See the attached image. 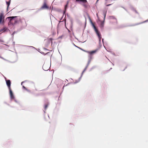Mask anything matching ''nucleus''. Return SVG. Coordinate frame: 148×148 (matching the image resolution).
<instances>
[{
    "mask_svg": "<svg viewBox=\"0 0 148 148\" xmlns=\"http://www.w3.org/2000/svg\"><path fill=\"white\" fill-rule=\"evenodd\" d=\"M16 17L17 16H11L8 17V18L10 19V22L8 23V24L14 25L17 23L18 22V20L16 19Z\"/></svg>",
    "mask_w": 148,
    "mask_h": 148,
    "instance_id": "obj_1",
    "label": "nucleus"
},
{
    "mask_svg": "<svg viewBox=\"0 0 148 148\" xmlns=\"http://www.w3.org/2000/svg\"><path fill=\"white\" fill-rule=\"evenodd\" d=\"M92 26L95 32L96 33L98 37L99 41H100L101 39V34L94 24L92 23Z\"/></svg>",
    "mask_w": 148,
    "mask_h": 148,
    "instance_id": "obj_2",
    "label": "nucleus"
},
{
    "mask_svg": "<svg viewBox=\"0 0 148 148\" xmlns=\"http://www.w3.org/2000/svg\"><path fill=\"white\" fill-rule=\"evenodd\" d=\"M76 1L82 2L83 3L82 5L85 8H87L88 6V3L86 0H76Z\"/></svg>",
    "mask_w": 148,
    "mask_h": 148,
    "instance_id": "obj_3",
    "label": "nucleus"
},
{
    "mask_svg": "<svg viewBox=\"0 0 148 148\" xmlns=\"http://www.w3.org/2000/svg\"><path fill=\"white\" fill-rule=\"evenodd\" d=\"M5 16L3 13H0V24H3L4 23Z\"/></svg>",
    "mask_w": 148,
    "mask_h": 148,
    "instance_id": "obj_4",
    "label": "nucleus"
},
{
    "mask_svg": "<svg viewBox=\"0 0 148 148\" xmlns=\"http://www.w3.org/2000/svg\"><path fill=\"white\" fill-rule=\"evenodd\" d=\"M6 83L9 89L10 90V89H11V88L10 87L11 83L10 80H6Z\"/></svg>",
    "mask_w": 148,
    "mask_h": 148,
    "instance_id": "obj_5",
    "label": "nucleus"
},
{
    "mask_svg": "<svg viewBox=\"0 0 148 148\" xmlns=\"http://www.w3.org/2000/svg\"><path fill=\"white\" fill-rule=\"evenodd\" d=\"M10 91V98L12 99H13L14 98V95H13V92L12 91L11 89L9 90Z\"/></svg>",
    "mask_w": 148,
    "mask_h": 148,
    "instance_id": "obj_6",
    "label": "nucleus"
},
{
    "mask_svg": "<svg viewBox=\"0 0 148 148\" xmlns=\"http://www.w3.org/2000/svg\"><path fill=\"white\" fill-rule=\"evenodd\" d=\"M48 7L46 4V3H45L42 6L41 8L42 9H47L48 8Z\"/></svg>",
    "mask_w": 148,
    "mask_h": 148,
    "instance_id": "obj_7",
    "label": "nucleus"
},
{
    "mask_svg": "<svg viewBox=\"0 0 148 148\" xmlns=\"http://www.w3.org/2000/svg\"><path fill=\"white\" fill-rule=\"evenodd\" d=\"M110 19H114L115 21L117 22V20L116 18L114 16H111L110 17Z\"/></svg>",
    "mask_w": 148,
    "mask_h": 148,
    "instance_id": "obj_8",
    "label": "nucleus"
},
{
    "mask_svg": "<svg viewBox=\"0 0 148 148\" xmlns=\"http://www.w3.org/2000/svg\"><path fill=\"white\" fill-rule=\"evenodd\" d=\"M96 52V50H95V51H91L88 52V53H89V54H92L95 53Z\"/></svg>",
    "mask_w": 148,
    "mask_h": 148,
    "instance_id": "obj_9",
    "label": "nucleus"
},
{
    "mask_svg": "<svg viewBox=\"0 0 148 148\" xmlns=\"http://www.w3.org/2000/svg\"><path fill=\"white\" fill-rule=\"evenodd\" d=\"M6 4L7 5V9H8L10 4V1L8 2H6Z\"/></svg>",
    "mask_w": 148,
    "mask_h": 148,
    "instance_id": "obj_10",
    "label": "nucleus"
},
{
    "mask_svg": "<svg viewBox=\"0 0 148 148\" xmlns=\"http://www.w3.org/2000/svg\"><path fill=\"white\" fill-rule=\"evenodd\" d=\"M104 21L102 22H101V27H103V26H104Z\"/></svg>",
    "mask_w": 148,
    "mask_h": 148,
    "instance_id": "obj_11",
    "label": "nucleus"
},
{
    "mask_svg": "<svg viewBox=\"0 0 148 148\" xmlns=\"http://www.w3.org/2000/svg\"><path fill=\"white\" fill-rule=\"evenodd\" d=\"M88 66V64L87 65V66H86V67L84 69V70H83V71L82 72V73H84L85 71L86 70V69H87Z\"/></svg>",
    "mask_w": 148,
    "mask_h": 148,
    "instance_id": "obj_12",
    "label": "nucleus"
},
{
    "mask_svg": "<svg viewBox=\"0 0 148 148\" xmlns=\"http://www.w3.org/2000/svg\"><path fill=\"white\" fill-rule=\"evenodd\" d=\"M145 22V21L143 22H141V23H137V24H134L133 25V26H135V25H138L140 24H141V23H144Z\"/></svg>",
    "mask_w": 148,
    "mask_h": 148,
    "instance_id": "obj_13",
    "label": "nucleus"
},
{
    "mask_svg": "<svg viewBox=\"0 0 148 148\" xmlns=\"http://www.w3.org/2000/svg\"><path fill=\"white\" fill-rule=\"evenodd\" d=\"M23 88L25 89V90L27 91H29V90H28L24 86H23Z\"/></svg>",
    "mask_w": 148,
    "mask_h": 148,
    "instance_id": "obj_14",
    "label": "nucleus"
},
{
    "mask_svg": "<svg viewBox=\"0 0 148 148\" xmlns=\"http://www.w3.org/2000/svg\"><path fill=\"white\" fill-rule=\"evenodd\" d=\"M67 5H67V4H66L65 5V11H64V13H65V11L66 10V8L67 7Z\"/></svg>",
    "mask_w": 148,
    "mask_h": 148,
    "instance_id": "obj_15",
    "label": "nucleus"
},
{
    "mask_svg": "<svg viewBox=\"0 0 148 148\" xmlns=\"http://www.w3.org/2000/svg\"><path fill=\"white\" fill-rule=\"evenodd\" d=\"M46 66V65H45L44 64L43 66V69H44V70H48V69H45V67Z\"/></svg>",
    "mask_w": 148,
    "mask_h": 148,
    "instance_id": "obj_16",
    "label": "nucleus"
},
{
    "mask_svg": "<svg viewBox=\"0 0 148 148\" xmlns=\"http://www.w3.org/2000/svg\"><path fill=\"white\" fill-rule=\"evenodd\" d=\"M48 104H46L45 105V109H46L47 107H48Z\"/></svg>",
    "mask_w": 148,
    "mask_h": 148,
    "instance_id": "obj_17",
    "label": "nucleus"
},
{
    "mask_svg": "<svg viewBox=\"0 0 148 148\" xmlns=\"http://www.w3.org/2000/svg\"><path fill=\"white\" fill-rule=\"evenodd\" d=\"M106 11L104 12H103V14H104V18H105V17H106Z\"/></svg>",
    "mask_w": 148,
    "mask_h": 148,
    "instance_id": "obj_18",
    "label": "nucleus"
},
{
    "mask_svg": "<svg viewBox=\"0 0 148 148\" xmlns=\"http://www.w3.org/2000/svg\"><path fill=\"white\" fill-rule=\"evenodd\" d=\"M111 5V4H108V5H106V6H109V5Z\"/></svg>",
    "mask_w": 148,
    "mask_h": 148,
    "instance_id": "obj_19",
    "label": "nucleus"
},
{
    "mask_svg": "<svg viewBox=\"0 0 148 148\" xmlns=\"http://www.w3.org/2000/svg\"><path fill=\"white\" fill-rule=\"evenodd\" d=\"M25 81H24V82H21V85H22V84H23V83H24L25 82Z\"/></svg>",
    "mask_w": 148,
    "mask_h": 148,
    "instance_id": "obj_20",
    "label": "nucleus"
},
{
    "mask_svg": "<svg viewBox=\"0 0 148 148\" xmlns=\"http://www.w3.org/2000/svg\"><path fill=\"white\" fill-rule=\"evenodd\" d=\"M135 12H136V13H138V12H137L136 11H135Z\"/></svg>",
    "mask_w": 148,
    "mask_h": 148,
    "instance_id": "obj_21",
    "label": "nucleus"
}]
</instances>
